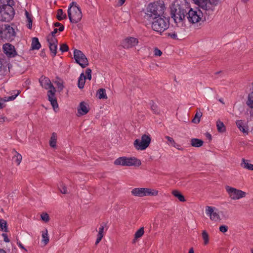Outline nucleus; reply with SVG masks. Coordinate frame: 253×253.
<instances>
[{
    "label": "nucleus",
    "mask_w": 253,
    "mask_h": 253,
    "mask_svg": "<svg viewBox=\"0 0 253 253\" xmlns=\"http://www.w3.org/2000/svg\"><path fill=\"white\" fill-rule=\"evenodd\" d=\"M0 253H6L4 250L0 249Z\"/></svg>",
    "instance_id": "61"
},
{
    "label": "nucleus",
    "mask_w": 253,
    "mask_h": 253,
    "mask_svg": "<svg viewBox=\"0 0 253 253\" xmlns=\"http://www.w3.org/2000/svg\"><path fill=\"white\" fill-rule=\"evenodd\" d=\"M151 108L152 111L155 114H159V110L158 109V106L156 104V103L153 101H151L150 102Z\"/></svg>",
    "instance_id": "39"
},
{
    "label": "nucleus",
    "mask_w": 253,
    "mask_h": 253,
    "mask_svg": "<svg viewBox=\"0 0 253 253\" xmlns=\"http://www.w3.org/2000/svg\"><path fill=\"white\" fill-rule=\"evenodd\" d=\"M138 43V40L133 37H128L126 38L123 42L124 48L128 49L132 48Z\"/></svg>",
    "instance_id": "16"
},
{
    "label": "nucleus",
    "mask_w": 253,
    "mask_h": 253,
    "mask_svg": "<svg viewBox=\"0 0 253 253\" xmlns=\"http://www.w3.org/2000/svg\"><path fill=\"white\" fill-rule=\"evenodd\" d=\"M98 97L99 99H107V96L106 94L105 89L100 88L97 91Z\"/></svg>",
    "instance_id": "32"
},
{
    "label": "nucleus",
    "mask_w": 253,
    "mask_h": 253,
    "mask_svg": "<svg viewBox=\"0 0 253 253\" xmlns=\"http://www.w3.org/2000/svg\"><path fill=\"white\" fill-rule=\"evenodd\" d=\"M41 218L43 221L45 222H48L49 220V215L46 213H43L42 214Z\"/></svg>",
    "instance_id": "42"
},
{
    "label": "nucleus",
    "mask_w": 253,
    "mask_h": 253,
    "mask_svg": "<svg viewBox=\"0 0 253 253\" xmlns=\"http://www.w3.org/2000/svg\"><path fill=\"white\" fill-rule=\"evenodd\" d=\"M188 9V4L185 1L181 2L180 3L176 2L172 5L170 13L171 17L176 24L182 25L185 16L187 14Z\"/></svg>",
    "instance_id": "1"
},
{
    "label": "nucleus",
    "mask_w": 253,
    "mask_h": 253,
    "mask_svg": "<svg viewBox=\"0 0 253 253\" xmlns=\"http://www.w3.org/2000/svg\"><path fill=\"white\" fill-rule=\"evenodd\" d=\"M176 147H175L176 148H177V149L178 150H181V149L179 148L180 147V145L177 143H176Z\"/></svg>",
    "instance_id": "60"
},
{
    "label": "nucleus",
    "mask_w": 253,
    "mask_h": 253,
    "mask_svg": "<svg viewBox=\"0 0 253 253\" xmlns=\"http://www.w3.org/2000/svg\"><path fill=\"white\" fill-rule=\"evenodd\" d=\"M42 241L46 245L49 242V238L48 237L47 230L45 229L44 231L42 232Z\"/></svg>",
    "instance_id": "33"
},
{
    "label": "nucleus",
    "mask_w": 253,
    "mask_h": 253,
    "mask_svg": "<svg viewBox=\"0 0 253 253\" xmlns=\"http://www.w3.org/2000/svg\"><path fill=\"white\" fill-rule=\"evenodd\" d=\"M17 92L15 95H11L10 96H8V97L1 98L0 97V109L2 108V102L8 101L10 100H13L15 99V98L19 95L20 93V91L19 90L17 91Z\"/></svg>",
    "instance_id": "22"
},
{
    "label": "nucleus",
    "mask_w": 253,
    "mask_h": 253,
    "mask_svg": "<svg viewBox=\"0 0 253 253\" xmlns=\"http://www.w3.org/2000/svg\"><path fill=\"white\" fill-rule=\"evenodd\" d=\"M58 29L55 28L54 30L51 32V36H48L47 37H55V35L57 33Z\"/></svg>",
    "instance_id": "49"
},
{
    "label": "nucleus",
    "mask_w": 253,
    "mask_h": 253,
    "mask_svg": "<svg viewBox=\"0 0 253 253\" xmlns=\"http://www.w3.org/2000/svg\"><path fill=\"white\" fill-rule=\"evenodd\" d=\"M57 134L55 132H53L49 141V145L50 147L52 148H55L56 147L57 142Z\"/></svg>",
    "instance_id": "28"
},
{
    "label": "nucleus",
    "mask_w": 253,
    "mask_h": 253,
    "mask_svg": "<svg viewBox=\"0 0 253 253\" xmlns=\"http://www.w3.org/2000/svg\"><path fill=\"white\" fill-rule=\"evenodd\" d=\"M188 253H194V250H193V248H191L189 252H188Z\"/></svg>",
    "instance_id": "59"
},
{
    "label": "nucleus",
    "mask_w": 253,
    "mask_h": 253,
    "mask_svg": "<svg viewBox=\"0 0 253 253\" xmlns=\"http://www.w3.org/2000/svg\"><path fill=\"white\" fill-rule=\"evenodd\" d=\"M59 189L62 193H63V194L67 193V187L63 184H60V187H59Z\"/></svg>",
    "instance_id": "43"
},
{
    "label": "nucleus",
    "mask_w": 253,
    "mask_h": 253,
    "mask_svg": "<svg viewBox=\"0 0 253 253\" xmlns=\"http://www.w3.org/2000/svg\"><path fill=\"white\" fill-rule=\"evenodd\" d=\"M32 22H29V23H28V28L30 29H31L32 28Z\"/></svg>",
    "instance_id": "55"
},
{
    "label": "nucleus",
    "mask_w": 253,
    "mask_h": 253,
    "mask_svg": "<svg viewBox=\"0 0 253 253\" xmlns=\"http://www.w3.org/2000/svg\"><path fill=\"white\" fill-rule=\"evenodd\" d=\"M47 41L50 50L53 54V56H55L57 53L58 41L55 37H47Z\"/></svg>",
    "instance_id": "17"
},
{
    "label": "nucleus",
    "mask_w": 253,
    "mask_h": 253,
    "mask_svg": "<svg viewBox=\"0 0 253 253\" xmlns=\"http://www.w3.org/2000/svg\"><path fill=\"white\" fill-rule=\"evenodd\" d=\"M62 24H61L59 22H56L54 24V25L55 27H60L61 25H62Z\"/></svg>",
    "instance_id": "54"
},
{
    "label": "nucleus",
    "mask_w": 253,
    "mask_h": 253,
    "mask_svg": "<svg viewBox=\"0 0 253 253\" xmlns=\"http://www.w3.org/2000/svg\"><path fill=\"white\" fill-rule=\"evenodd\" d=\"M251 253H253V249L251 250Z\"/></svg>",
    "instance_id": "64"
},
{
    "label": "nucleus",
    "mask_w": 253,
    "mask_h": 253,
    "mask_svg": "<svg viewBox=\"0 0 253 253\" xmlns=\"http://www.w3.org/2000/svg\"><path fill=\"white\" fill-rule=\"evenodd\" d=\"M154 54L156 56H160L162 54V52L158 48H156L154 50Z\"/></svg>",
    "instance_id": "47"
},
{
    "label": "nucleus",
    "mask_w": 253,
    "mask_h": 253,
    "mask_svg": "<svg viewBox=\"0 0 253 253\" xmlns=\"http://www.w3.org/2000/svg\"><path fill=\"white\" fill-rule=\"evenodd\" d=\"M236 124L239 129L245 135H248L249 134V126L244 121L242 120H237L236 122Z\"/></svg>",
    "instance_id": "18"
},
{
    "label": "nucleus",
    "mask_w": 253,
    "mask_h": 253,
    "mask_svg": "<svg viewBox=\"0 0 253 253\" xmlns=\"http://www.w3.org/2000/svg\"><path fill=\"white\" fill-rule=\"evenodd\" d=\"M17 245L19 248H20L21 249H23L26 251H27L26 249L24 248L23 245L19 242L17 243Z\"/></svg>",
    "instance_id": "52"
},
{
    "label": "nucleus",
    "mask_w": 253,
    "mask_h": 253,
    "mask_svg": "<svg viewBox=\"0 0 253 253\" xmlns=\"http://www.w3.org/2000/svg\"><path fill=\"white\" fill-rule=\"evenodd\" d=\"M228 227L226 225H221L219 227V231L222 233H225L227 231Z\"/></svg>",
    "instance_id": "45"
},
{
    "label": "nucleus",
    "mask_w": 253,
    "mask_h": 253,
    "mask_svg": "<svg viewBox=\"0 0 253 253\" xmlns=\"http://www.w3.org/2000/svg\"><path fill=\"white\" fill-rule=\"evenodd\" d=\"M14 14L12 6L9 4L4 5L0 9V21L8 22L13 19Z\"/></svg>",
    "instance_id": "9"
},
{
    "label": "nucleus",
    "mask_w": 253,
    "mask_h": 253,
    "mask_svg": "<svg viewBox=\"0 0 253 253\" xmlns=\"http://www.w3.org/2000/svg\"><path fill=\"white\" fill-rule=\"evenodd\" d=\"M219 0H208V3H210L211 6V9H208V13L210 14V12H213L214 7L217 5Z\"/></svg>",
    "instance_id": "37"
},
{
    "label": "nucleus",
    "mask_w": 253,
    "mask_h": 253,
    "mask_svg": "<svg viewBox=\"0 0 253 253\" xmlns=\"http://www.w3.org/2000/svg\"><path fill=\"white\" fill-rule=\"evenodd\" d=\"M39 82L42 87L46 89H50L47 91L48 100L50 102L53 110L56 111V109H58V104L55 96L56 90L55 87L51 84L50 80L44 76H42L39 79Z\"/></svg>",
    "instance_id": "3"
},
{
    "label": "nucleus",
    "mask_w": 253,
    "mask_h": 253,
    "mask_svg": "<svg viewBox=\"0 0 253 253\" xmlns=\"http://www.w3.org/2000/svg\"><path fill=\"white\" fill-rule=\"evenodd\" d=\"M15 37L14 29L8 25H4L0 28V37L8 41H12Z\"/></svg>",
    "instance_id": "10"
},
{
    "label": "nucleus",
    "mask_w": 253,
    "mask_h": 253,
    "mask_svg": "<svg viewBox=\"0 0 253 253\" xmlns=\"http://www.w3.org/2000/svg\"><path fill=\"white\" fill-rule=\"evenodd\" d=\"M2 49L3 52L8 58H13L17 55L14 46L9 43L4 44L2 46Z\"/></svg>",
    "instance_id": "14"
},
{
    "label": "nucleus",
    "mask_w": 253,
    "mask_h": 253,
    "mask_svg": "<svg viewBox=\"0 0 253 253\" xmlns=\"http://www.w3.org/2000/svg\"><path fill=\"white\" fill-rule=\"evenodd\" d=\"M195 4L202 8L204 10L208 11V9H211L210 3H208V0H192Z\"/></svg>",
    "instance_id": "19"
},
{
    "label": "nucleus",
    "mask_w": 253,
    "mask_h": 253,
    "mask_svg": "<svg viewBox=\"0 0 253 253\" xmlns=\"http://www.w3.org/2000/svg\"><path fill=\"white\" fill-rule=\"evenodd\" d=\"M219 101L222 103L223 104L224 103V102L221 100V99H219Z\"/></svg>",
    "instance_id": "63"
},
{
    "label": "nucleus",
    "mask_w": 253,
    "mask_h": 253,
    "mask_svg": "<svg viewBox=\"0 0 253 253\" xmlns=\"http://www.w3.org/2000/svg\"><path fill=\"white\" fill-rule=\"evenodd\" d=\"M41 47V43L39 41L38 38L34 37L32 39L31 48L32 49H39Z\"/></svg>",
    "instance_id": "25"
},
{
    "label": "nucleus",
    "mask_w": 253,
    "mask_h": 253,
    "mask_svg": "<svg viewBox=\"0 0 253 253\" xmlns=\"http://www.w3.org/2000/svg\"><path fill=\"white\" fill-rule=\"evenodd\" d=\"M68 15L72 23H77L81 21L83 14L80 7L75 1L72 2L68 8Z\"/></svg>",
    "instance_id": "4"
},
{
    "label": "nucleus",
    "mask_w": 253,
    "mask_h": 253,
    "mask_svg": "<svg viewBox=\"0 0 253 253\" xmlns=\"http://www.w3.org/2000/svg\"><path fill=\"white\" fill-rule=\"evenodd\" d=\"M202 238L204 240V244L207 245L209 243V236L207 232L205 230L203 231L202 233Z\"/></svg>",
    "instance_id": "35"
},
{
    "label": "nucleus",
    "mask_w": 253,
    "mask_h": 253,
    "mask_svg": "<svg viewBox=\"0 0 253 253\" xmlns=\"http://www.w3.org/2000/svg\"><path fill=\"white\" fill-rule=\"evenodd\" d=\"M151 141L150 134H143L141 139H136L133 142L135 148L137 150H144L149 146Z\"/></svg>",
    "instance_id": "8"
},
{
    "label": "nucleus",
    "mask_w": 253,
    "mask_h": 253,
    "mask_svg": "<svg viewBox=\"0 0 253 253\" xmlns=\"http://www.w3.org/2000/svg\"><path fill=\"white\" fill-rule=\"evenodd\" d=\"M206 136L210 139V140H211V135L209 133H207L206 134Z\"/></svg>",
    "instance_id": "56"
},
{
    "label": "nucleus",
    "mask_w": 253,
    "mask_h": 253,
    "mask_svg": "<svg viewBox=\"0 0 253 253\" xmlns=\"http://www.w3.org/2000/svg\"><path fill=\"white\" fill-rule=\"evenodd\" d=\"M12 153L14 154L13 157V160L17 164V165H19L22 159L21 155L16 152L14 149L12 150Z\"/></svg>",
    "instance_id": "26"
},
{
    "label": "nucleus",
    "mask_w": 253,
    "mask_h": 253,
    "mask_svg": "<svg viewBox=\"0 0 253 253\" xmlns=\"http://www.w3.org/2000/svg\"><path fill=\"white\" fill-rule=\"evenodd\" d=\"M64 30V26L63 25H61L59 29H58V31H59V32H62Z\"/></svg>",
    "instance_id": "53"
},
{
    "label": "nucleus",
    "mask_w": 253,
    "mask_h": 253,
    "mask_svg": "<svg viewBox=\"0 0 253 253\" xmlns=\"http://www.w3.org/2000/svg\"><path fill=\"white\" fill-rule=\"evenodd\" d=\"M2 236L3 237V240L5 242L8 243L10 241L6 234L2 233Z\"/></svg>",
    "instance_id": "48"
},
{
    "label": "nucleus",
    "mask_w": 253,
    "mask_h": 253,
    "mask_svg": "<svg viewBox=\"0 0 253 253\" xmlns=\"http://www.w3.org/2000/svg\"><path fill=\"white\" fill-rule=\"evenodd\" d=\"M85 73L87 75L86 79L90 80L91 79V70L90 68H87L85 70Z\"/></svg>",
    "instance_id": "44"
},
{
    "label": "nucleus",
    "mask_w": 253,
    "mask_h": 253,
    "mask_svg": "<svg viewBox=\"0 0 253 253\" xmlns=\"http://www.w3.org/2000/svg\"><path fill=\"white\" fill-rule=\"evenodd\" d=\"M114 164L116 166L139 167L141 165V162L135 157H121L117 159Z\"/></svg>",
    "instance_id": "6"
},
{
    "label": "nucleus",
    "mask_w": 253,
    "mask_h": 253,
    "mask_svg": "<svg viewBox=\"0 0 253 253\" xmlns=\"http://www.w3.org/2000/svg\"><path fill=\"white\" fill-rule=\"evenodd\" d=\"M0 230L5 232L8 231L6 221L2 219H0Z\"/></svg>",
    "instance_id": "34"
},
{
    "label": "nucleus",
    "mask_w": 253,
    "mask_h": 253,
    "mask_svg": "<svg viewBox=\"0 0 253 253\" xmlns=\"http://www.w3.org/2000/svg\"><path fill=\"white\" fill-rule=\"evenodd\" d=\"M216 127L218 132H224L226 131V127L223 123L220 120L216 122Z\"/></svg>",
    "instance_id": "30"
},
{
    "label": "nucleus",
    "mask_w": 253,
    "mask_h": 253,
    "mask_svg": "<svg viewBox=\"0 0 253 253\" xmlns=\"http://www.w3.org/2000/svg\"><path fill=\"white\" fill-rule=\"evenodd\" d=\"M199 111L200 109H199ZM202 116V113L200 111H197L195 115L194 118L192 120V122L198 124L200 121V118Z\"/></svg>",
    "instance_id": "36"
},
{
    "label": "nucleus",
    "mask_w": 253,
    "mask_h": 253,
    "mask_svg": "<svg viewBox=\"0 0 253 253\" xmlns=\"http://www.w3.org/2000/svg\"><path fill=\"white\" fill-rule=\"evenodd\" d=\"M190 142L191 146L194 147H200L204 143L202 140L198 138H192Z\"/></svg>",
    "instance_id": "24"
},
{
    "label": "nucleus",
    "mask_w": 253,
    "mask_h": 253,
    "mask_svg": "<svg viewBox=\"0 0 253 253\" xmlns=\"http://www.w3.org/2000/svg\"><path fill=\"white\" fill-rule=\"evenodd\" d=\"M74 57L76 62L79 64L83 68L88 65V60L84 53L78 49H75L74 51Z\"/></svg>",
    "instance_id": "13"
},
{
    "label": "nucleus",
    "mask_w": 253,
    "mask_h": 253,
    "mask_svg": "<svg viewBox=\"0 0 253 253\" xmlns=\"http://www.w3.org/2000/svg\"><path fill=\"white\" fill-rule=\"evenodd\" d=\"M133 196L142 197L144 196H156L159 191L156 189L148 188H135L131 191Z\"/></svg>",
    "instance_id": "7"
},
{
    "label": "nucleus",
    "mask_w": 253,
    "mask_h": 253,
    "mask_svg": "<svg viewBox=\"0 0 253 253\" xmlns=\"http://www.w3.org/2000/svg\"><path fill=\"white\" fill-rule=\"evenodd\" d=\"M169 36L171 38L174 39H176L177 37V35L175 33H172V34H169Z\"/></svg>",
    "instance_id": "51"
},
{
    "label": "nucleus",
    "mask_w": 253,
    "mask_h": 253,
    "mask_svg": "<svg viewBox=\"0 0 253 253\" xmlns=\"http://www.w3.org/2000/svg\"><path fill=\"white\" fill-rule=\"evenodd\" d=\"M187 15L188 21L191 23L195 24L201 20L203 13L200 9H194L189 7Z\"/></svg>",
    "instance_id": "12"
},
{
    "label": "nucleus",
    "mask_w": 253,
    "mask_h": 253,
    "mask_svg": "<svg viewBox=\"0 0 253 253\" xmlns=\"http://www.w3.org/2000/svg\"><path fill=\"white\" fill-rule=\"evenodd\" d=\"M229 198L232 200H237L246 196L247 193L240 189L226 185L225 187Z\"/></svg>",
    "instance_id": "11"
},
{
    "label": "nucleus",
    "mask_w": 253,
    "mask_h": 253,
    "mask_svg": "<svg viewBox=\"0 0 253 253\" xmlns=\"http://www.w3.org/2000/svg\"><path fill=\"white\" fill-rule=\"evenodd\" d=\"M7 118L5 117H0V123L1 124L3 122H4L6 120H7Z\"/></svg>",
    "instance_id": "50"
},
{
    "label": "nucleus",
    "mask_w": 253,
    "mask_h": 253,
    "mask_svg": "<svg viewBox=\"0 0 253 253\" xmlns=\"http://www.w3.org/2000/svg\"><path fill=\"white\" fill-rule=\"evenodd\" d=\"M126 0H119V3L121 5H123L125 2Z\"/></svg>",
    "instance_id": "58"
},
{
    "label": "nucleus",
    "mask_w": 253,
    "mask_h": 253,
    "mask_svg": "<svg viewBox=\"0 0 253 253\" xmlns=\"http://www.w3.org/2000/svg\"><path fill=\"white\" fill-rule=\"evenodd\" d=\"M206 213L207 215L210 216L211 220L216 221L220 219L217 210L214 207L210 206L206 207Z\"/></svg>",
    "instance_id": "15"
},
{
    "label": "nucleus",
    "mask_w": 253,
    "mask_h": 253,
    "mask_svg": "<svg viewBox=\"0 0 253 253\" xmlns=\"http://www.w3.org/2000/svg\"><path fill=\"white\" fill-rule=\"evenodd\" d=\"M66 14L65 13H64L62 9H59L57 10L56 18L58 20L61 21L63 19H66Z\"/></svg>",
    "instance_id": "31"
},
{
    "label": "nucleus",
    "mask_w": 253,
    "mask_h": 253,
    "mask_svg": "<svg viewBox=\"0 0 253 253\" xmlns=\"http://www.w3.org/2000/svg\"><path fill=\"white\" fill-rule=\"evenodd\" d=\"M60 50L62 52H64L68 51L69 47L66 43H62L60 45Z\"/></svg>",
    "instance_id": "40"
},
{
    "label": "nucleus",
    "mask_w": 253,
    "mask_h": 253,
    "mask_svg": "<svg viewBox=\"0 0 253 253\" xmlns=\"http://www.w3.org/2000/svg\"><path fill=\"white\" fill-rule=\"evenodd\" d=\"M171 194L175 197L177 198L180 202H185V199L184 196L178 190H174L172 191Z\"/></svg>",
    "instance_id": "27"
},
{
    "label": "nucleus",
    "mask_w": 253,
    "mask_h": 253,
    "mask_svg": "<svg viewBox=\"0 0 253 253\" xmlns=\"http://www.w3.org/2000/svg\"><path fill=\"white\" fill-rule=\"evenodd\" d=\"M166 10L165 3L162 0L151 2L146 7L145 17L149 21L152 19L162 16Z\"/></svg>",
    "instance_id": "2"
},
{
    "label": "nucleus",
    "mask_w": 253,
    "mask_h": 253,
    "mask_svg": "<svg viewBox=\"0 0 253 253\" xmlns=\"http://www.w3.org/2000/svg\"><path fill=\"white\" fill-rule=\"evenodd\" d=\"M151 22L152 29L160 34L163 33L166 30L169 25V19L165 16H160L154 19H152Z\"/></svg>",
    "instance_id": "5"
},
{
    "label": "nucleus",
    "mask_w": 253,
    "mask_h": 253,
    "mask_svg": "<svg viewBox=\"0 0 253 253\" xmlns=\"http://www.w3.org/2000/svg\"><path fill=\"white\" fill-rule=\"evenodd\" d=\"M249 0H242V1L243 2V3H247Z\"/></svg>",
    "instance_id": "62"
},
{
    "label": "nucleus",
    "mask_w": 253,
    "mask_h": 253,
    "mask_svg": "<svg viewBox=\"0 0 253 253\" xmlns=\"http://www.w3.org/2000/svg\"><path fill=\"white\" fill-rule=\"evenodd\" d=\"M144 233V227H141L138 229L135 233V239L141 237Z\"/></svg>",
    "instance_id": "38"
},
{
    "label": "nucleus",
    "mask_w": 253,
    "mask_h": 253,
    "mask_svg": "<svg viewBox=\"0 0 253 253\" xmlns=\"http://www.w3.org/2000/svg\"><path fill=\"white\" fill-rule=\"evenodd\" d=\"M25 15H26V16L27 21L28 23H29L30 22H32V18H31V16L29 14L28 12L27 11H26V10L25 11Z\"/></svg>",
    "instance_id": "46"
},
{
    "label": "nucleus",
    "mask_w": 253,
    "mask_h": 253,
    "mask_svg": "<svg viewBox=\"0 0 253 253\" xmlns=\"http://www.w3.org/2000/svg\"><path fill=\"white\" fill-rule=\"evenodd\" d=\"M86 79V77L84 75V73H81L80 75L78 81V86L79 88L82 89L84 88L85 80Z\"/></svg>",
    "instance_id": "23"
},
{
    "label": "nucleus",
    "mask_w": 253,
    "mask_h": 253,
    "mask_svg": "<svg viewBox=\"0 0 253 253\" xmlns=\"http://www.w3.org/2000/svg\"><path fill=\"white\" fill-rule=\"evenodd\" d=\"M89 112L88 105L83 101L80 103L78 108V113L80 115H84Z\"/></svg>",
    "instance_id": "20"
},
{
    "label": "nucleus",
    "mask_w": 253,
    "mask_h": 253,
    "mask_svg": "<svg viewBox=\"0 0 253 253\" xmlns=\"http://www.w3.org/2000/svg\"><path fill=\"white\" fill-rule=\"evenodd\" d=\"M106 226L105 223H102L99 228L98 233L97 234V237L95 242V244L97 245L101 240L103 237V231L104 227Z\"/></svg>",
    "instance_id": "21"
},
{
    "label": "nucleus",
    "mask_w": 253,
    "mask_h": 253,
    "mask_svg": "<svg viewBox=\"0 0 253 253\" xmlns=\"http://www.w3.org/2000/svg\"><path fill=\"white\" fill-rule=\"evenodd\" d=\"M241 166L244 169H248L249 170H253V165L249 163V161L245 160V159H242V163H241Z\"/></svg>",
    "instance_id": "29"
},
{
    "label": "nucleus",
    "mask_w": 253,
    "mask_h": 253,
    "mask_svg": "<svg viewBox=\"0 0 253 253\" xmlns=\"http://www.w3.org/2000/svg\"><path fill=\"white\" fill-rule=\"evenodd\" d=\"M58 87L60 88L61 90H62L64 87V86L62 84L59 83L58 84Z\"/></svg>",
    "instance_id": "57"
},
{
    "label": "nucleus",
    "mask_w": 253,
    "mask_h": 253,
    "mask_svg": "<svg viewBox=\"0 0 253 253\" xmlns=\"http://www.w3.org/2000/svg\"><path fill=\"white\" fill-rule=\"evenodd\" d=\"M165 138L168 140V141L169 142V143L172 146H173L174 147H176V143L172 137L169 136H165Z\"/></svg>",
    "instance_id": "41"
}]
</instances>
